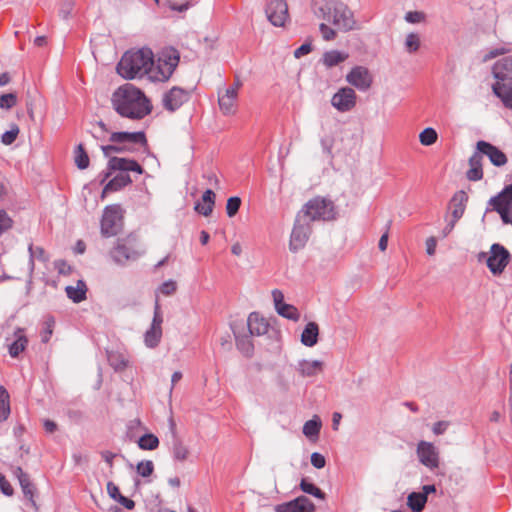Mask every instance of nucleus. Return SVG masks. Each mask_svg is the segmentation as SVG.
Segmentation results:
<instances>
[{
	"instance_id": "2eb2a0df",
	"label": "nucleus",
	"mask_w": 512,
	"mask_h": 512,
	"mask_svg": "<svg viewBox=\"0 0 512 512\" xmlns=\"http://www.w3.org/2000/svg\"><path fill=\"white\" fill-rule=\"evenodd\" d=\"M345 80L357 90L365 92L372 86L373 76L367 67L358 65L350 70Z\"/></svg>"
},
{
	"instance_id": "a211bd4d",
	"label": "nucleus",
	"mask_w": 512,
	"mask_h": 512,
	"mask_svg": "<svg viewBox=\"0 0 512 512\" xmlns=\"http://www.w3.org/2000/svg\"><path fill=\"white\" fill-rule=\"evenodd\" d=\"M357 95L351 87L340 88L331 99V105L339 112H348L356 105Z\"/></svg>"
},
{
	"instance_id": "e2e57ef3",
	"label": "nucleus",
	"mask_w": 512,
	"mask_h": 512,
	"mask_svg": "<svg viewBox=\"0 0 512 512\" xmlns=\"http://www.w3.org/2000/svg\"><path fill=\"white\" fill-rule=\"evenodd\" d=\"M55 267L58 269L60 274H70L71 267L63 260H58L55 262Z\"/></svg>"
},
{
	"instance_id": "58836bf2",
	"label": "nucleus",
	"mask_w": 512,
	"mask_h": 512,
	"mask_svg": "<svg viewBox=\"0 0 512 512\" xmlns=\"http://www.w3.org/2000/svg\"><path fill=\"white\" fill-rule=\"evenodd\" d=\"M138 446L142 450H155L159 446V439L154 434L148 433L139 438Z\"/></svg>"
},
{
	"instance_id": "338daca9",
	"label": "nucleus",
	"mask_w": 512,
	"mask_h": 512,
	"mask_svg": "<svg viewBox=\"0 0 512 512\" xmlns=\"http://www.w3.org/2000/svg\"><path fill=\"white\" fill-rule=\"evenodd\" d=\"M100 454L103 460L109 465L110 468H112L113 459L117 456V454L107 450L102 451Z\"/></svg>"
},
{
	"instance_id": "b1692460",
	"label": "nucleus",
	"mask_w": 512,
	"mask_h": 512,
	"mask_svg": "<svg viewBox=\"0 0 512 512\" xmlns=\"http://www.w3.org/2000/svg\"><path fill=\"white\" fill-rule=\"evenodd\" d=\"M468 202V195L465 191H457L451 198L449 208L451 210L452 220H460L465 212L466 204Z\"/></svg>"
},
{
	"instance_id": "0eeeda50",
	"label": "nucleus",
	"mask_w": 512,
	"mask_h": 512,
	"mask_svg": "<svg viewBox=\"0 0 512 512\" xmlns=\"http://www.w3.org/2000/svg\"><path fill=\"white\" fill-rule=\"evenodd\" d=\"M298 213L310 223L314 221H332L337 216L334 202L321 196H316L307 201Z\"/></svg>"
},
{
	"instance_id": "c9c22d12",
	"label": "nucleus",
	"mask_w": 512,
	"mask_h": 512,
	"mask_svg": "<svg viewBox=\"0 0 512 512\" xmlns=\"http://www.w3.org/2000/svg\"><path fill=\"white\" fill-rule=\"evenodd\" d=\"M9 414V394L3 386H0V422L5 421Z\"/></svg>"
},
{
	"instance_id": "a18cd8bd",
	"label": "nucleus",
	"mask_w": 512,
	"mask_h": 512,
	"mask_svg": "<svg viewBox=\"0 0 512 512\" xmlns=\"http://www.w3.org/2000/svg\"><path fill=\"white\" fill-rule=\"evenodd\" d=\"M136 470L142 477H149L154 471V464L151 460H144L137 464Z\"/></svg>"
},
{
	"instance_id": "a19ab883",
	"label": "nucleus",
	"mask_w": 512,
	"mask_h": 512,
	"mask_svg": "<svg viewBox=\"0 0 512 512\" xmlns=\"http://www.w3.org/2000/svg\"><path fill=\"white\" fill-rule=\"evenodd\" d=\"M297 512H314L316 507L314 503L306 496H299L293 500Z\"/></svg>"
},
{
	"instance_id": "79ce46f5",
	"label": "nucleus",
	"mask_w": 512,
	"mask_h": 512,
	"mask_svg": "<svg viewBox=\"0 0 512 512\" xmlns=\"http://www.w3.org/2000/svg\"><path fill=\"white\" fill-rule=\"evenodd\" d=\"M405 50L412 54L418 51L420 48V37L417 33L411 32L406 36L404 42Z\"/></svg>"
},
{
	"instance_id": "1a4fd4ad",
	"label": "nucleus",
	"mask_w": 512,
	"mask_h": 512,
	"mask_svg": "<svg viewBox=\"0 0 512 512\" xmlns=\"http://www.w3.org/2000/svg\"><path fill=\"white\" fill-rule=\"evenodd\" d=\"M477 258L479 262L486 261V265L493 276H499L509 264L511 254L503 245L494 243L488 253L480 252Z\"/></svg>"
},
{
	"instance_id": "864d4df0",
	"label": "nucleus",
	"mask_w": 512,
	"mask_h": 512,
	"mask_svg": "<svg viewBox=\"0 0 512 512\" xmlns=\"http://www.w3.org/2000/svg\"><path fill=\"white\" fill-rule=\"evenodd\" d=\"M74 7V0H63L59 10V15L63 19H68Z\"/></svg>"
},
{
	"instance_id": "bf43d9fd",
	"label": "nucleus",
	"mask_w": 512,
	"mask_h": 512,
	"mask_svg": "<svg viewBox=\"0 0 512 512\" xmlns=\"http://www.w3.org/2000/svg\"><path fill=\"white\" fill-rule=\"evenodd\" d=\"M311 50H312L311 44L304 43L294 51V57L299 59L302 56L309 54L311 52Z\"/></svg>"
},
{
	"instance_id": "ddd939ff",
	"label": "nucleus",
	"mask_w": 512,
	"mask_h": 512,
	"mask_svg": "<svg viewBox=\"0 0 512 512\" xmlns=\"http://www.w3.org/2000/svg\"><path fill=\"white\" fill-rule=\"evenodd\" d=\"M512 203V184L505 186V188L497 195L490 198L486 211H496L500 214L501 219L504 223H508L509 220V206Z\"/></svg>"
},
{
	"instance_id": "cd10ccee",
	"label": "nucleus",
	"mask_w": 512,
	"mask_h": 512,
	"mask_svg": "<svg viewBox=\"0 0 512 512\" xmlns=\"http://www.w3.org/2000/svg\"><path fill=\"white\" fill-rule=\"evenodd\" d=\"M296 369L302 377H312L322 371L323 362L319 360H301L298 362Z\"/></svg>"
},
{
	"instance_id": "39448f33",
	"label": "nucleus",
	"mask_w": 512,
	"mask_h": 512,
	"mask_svg": "<svg viewBox=\"0 0 512 512\" xmlns=\"http://www.w3.org/2000/svg\"><path fill=\"white\" fill-rule=\"evenodd\" d=\"M492 73L496 79L492 86L494 94L501 99L506 108L512 109V57L497 61Z\"/></svg>"
},
{
	"instance_id": "09e8293b",
	"label": "nucleus",
	"mask_w": 512,
	"mask_h": 512,
	"mask_svg": "<svg viewBox=\"0 0 512 512\" xmlns=\"http://www.w3.org/2000/svg\"><path fill=\"white\" fill-rule=\"evenodd\" d=\"M404 18L408 23L417 24L425 21L426 14L422 11H409Z\"/></svg>"
},
{
	"instance_id": "c03bdc74",
	"label": "nucleus",
	"mask_w": 512,
	"mask_h": 512,
	"mask_svg": "<svg viewBox=\"0 0 512 512\" xmlns=\"http://www.w3.org/2000/svg\"><path fill=\"white\" fill-rule=\"evenodd\" d=\"M241 206V199L237 196L230 197L226 203V213L231 218L234 217Z\"/></svg>"
},
{
	"instance_id": "c756f323",
	"label": "nucleus",
	"mask_w": 512,
	"mask_h": 512,
	"mask_svg": "<svg viewBox=\"0 0 512 512\" xmlns=\"http://www.w3.org/2000/svg\"><path fill=\"white\" fill-rule=\"evenodd\" d=\"M349 57V54L343 51L339 50H330L323 54L322 61L323 64L328 67H334L345 60H347Z\"/></svg>"
},
{
	"instance_id": "393cba45",
	"label": "nucleus",
	"mask_w": 512,
	"mask_h": 512,
	"mask_svg": "<svg viewBox=\"0 0 512 512\" xmlns=\"http://www.w3.org/2000/svg\"><path fill=\"white\" fill-rule=\"evenodd\" d=\"M238 95L232 89H226L224 94H219L218 104L224 115H233L236 112Z\"/></svg>"
},
{
	"instance_id": "0e129e2a",
	"label": "nucleus",
	"mask_w": 512,
	"mask_h": 512,
	"mask_svg": "<svg viewBox=\"0 0 512 512\" xmlns=\"http://www.w3.org/2000/svg\"><path fill=\"white\" fill-rule=\"evenodd\" d=\"M436 245H437V241L434 237H429L426 240V252L428 255L432 256L435 254Z\"/></svg>"
},
{
	"instance_id": "dca6fc26",
	"label": "nucleus",
	"mask_w": 512,
	"mask_h": 512,
	"mask_svg": "<svg viewBox=\"0 0 512 512\" xmlns=\"http://www.w3.org/2000/svg\"><path fill=\"white\" fill-rule=\"evenodd\" d=\"M416 454L419 462L430 470L439 467V451L432 442L424 440L419 441Z\"/></svg>"
},
{
	"instance_id": "e433bc0d",
	"label": "nucleus",
	"mask_w": 512,
	"mask_h": 512,
	"mask_svg": "<svg viewBox=\"0 0 512 512\" xmlns=\"http://www.w3.org/2000/svg\"><path fill=\"white\" fill-rule=\"evenodd\" d=\"M321 429V421L317 416L305 422L303 426V434L306 437L312 438L318 436Z\"/></svg>"
},
{
	"instance_id": "f8f14e48",
	"label": "nucleus",
	"mask_w": 512,
	"mask_h": 512,
	"mask_svg": "<svg viewBox=\"0 0 512 512\" xmlns=\"http://www.w3.org/2000/svg\"><path fill=\"white\" fill-rule=\"evenodd\" d=\"M312 232L311 223L297 213L294 226L290 235L289 249L291 252H297L303 249L309 240Z\"/></svg>"
},
{
	"instance_id": "6ab92c4d",
	"label": "nucleus",
	"mask_w": 512,
	"mask_h": 512,
	"mask_svg": "<svg viewBox=\"0 0 512 512\" xmlns=\"http://www.w3.org/2000/svg\"><path fill=\"white\" fill-rule=\"evenodd\" d=\"M476 149L482 157L483 155L487 156L494 166L502 167L508 161L504 152H502L498 147L484 140L477 142Z\"/></svg>"
},
{
	"instance_id": "13d9d810",
	"label": "nucleus",
	"mask_w": 512,
	"mask_h": 512,
	"mask_svg": "<svg viewBox=\"0 0 512 512\" xmlns=\"http://www.w3.org/2000/svg\"><path fill=\"white\" fill-rule=\"evenodd\" d=\"M107 493L115 501H117L122 495L119 488L112 481L107 483Z\"/></svg>"
},
{
	"instance_id": "2f4dec72",
	"label": "nucleus",
	"mask_w": 512,
	"mask_h": 512,
	"mask_svg": "<svg viewBox=\"0 0 512 512\" xmlns=\"http://www.w3.org/2000/svg\"><path fill=\"white\" fill-rule=\"evenodd\" d=\"M427 502V497L420 492H412L407 497V505L413 512H421Z\"/></svg>"
},
{
	"instance_id": "6e6d98bb",
	"label": "nucleus",
	"mask_w": 512,
	"mask_h": 512,
	"mask_svg": "<svg viewBox=\"0 0 512 512\" xmlns=\"http://www.w3.org/2000/svg\"><path fill=\"white\" fill-rule=\"evenodd\" d=\"M311 464L315 468L321 469L326 464L325 457L322 454L318 453V452H314V453L311 454Z\"/></svg>"
},
{
	"instance_id": "9b49d317",
	"label": "nucleus",
	"mask_w": 512,
	"mask_h": 512,
	"mask_svg": "<svg viewBox=\"0 0 512 512\" xmlns=\"http://www.w3.org/2000/svg\"><path fill=\"white\" fill-rule=\"evenodd\" d=\"M124 210L119 204L108 205L104 208L101 219V234L111 237L118 234L123 225Z\"/></svg>"
},
{
	"instance_id": "72a5a7b5",
	"label": "nucleus",
	"mask_w": 512,
	"mask_h": 512,
	"mask_svg": "<svg viewBox=\"0 0 512 512\" xmlns=\"http://www.w3.org/2000/svg\"><path fill=\"white\" fill-rule=\"evenodd\" d=\"M236 339L237 348L246 356H250L253 352V344L248 335H240L236 328L233 329Z\"/></svg>"
},
{
	"instance_id": "774afa93",
	"label": "nucleus",
	"mask_w": 512,
	"mask_h": 512,
	"mask_svg": "<svg viewBox=\"0 0 512 512\" xmlns=\"http://www.w3.org/2000/svg\"><path fill=\"white\" fill-rule=\"evenodd\" d=\"M0 489L3 494L7 496H11L13 494V488L10 483L5 479V477L0 482Z\"/></svg>"
},
{
	"instance_id": "69168bd1",
	"label": "nucleus",
	"mask_w": 512,
	"mask_h": 512,
	"mask_svg": "<svg viewBox=\"0 0 512 512\" xmlns=\"http://www.w3.org/2000/svg\"><path fill=\"white\" fill-rule=\"evenodd\" d=\"M202 201L206 204H215V193L211 189H207L202 195Z\"/></svg>"
},
{
	"instance_id": "603ef678",
	"label": "nucleus",
	"mask_w": 512,
	"mask_h": 512,
	"mask_svg": "<svg viewBox=\"0 0 512 512\" xmlns=\"http://www.w3.org/2000/svg\"><path fill=\"white\" fill-rule=\"evenodd\" d=\"M450 425H451L450 421L441 420V421L434 423L432 425L431 430H432L433 434L436 436L443 435L448 430Z\"/></svg>"
},
{
	"instance_id": "5701e85b",
	"label": "nucleus",
	"mask_w": 512,
	"mask_h": 512,
	"mask_svg": "<svg viewBox=\"0 0 512 512\" xmlns=\"http://www.w3.org/2000/svg\"><path fill=\"white\" fill-rule=\"evenodd\" d=\"M249 336H262L268 333L270 324L257 312H252L247 319Z\"/></svg>"
},
{
	"instance_id": "052dcab7",
	"label": "nucleus",
	"mask_w": 512,
	"mask_h": 512,
	"mask_svg": "<svg viewBox=\"0 0 512 512\" xmlns=\"http://www.w3.org/2000/svg\"><path fill=\"white\" fill-rule=\"evenodd\" d=\"M213 207L214 205L206 204L203 202V204L197 203L195 205V210L204 216H209L213 211Z\"/></svg>"
},
{
	"instance_id": "4be33fe9",
	"label": "nucleus",
	"mask_w": 512,
	"mask_h": 512,
	"mask_svg": "<svg viewBox=\"0 0 512 512\" xmlns=\"http://www.w3.org/2000/svg\"><path fill=\"white\" fill-rule=\"evenodd\" d=\"M171 444L170 450L175 461L184 462L190 455L189 448L183 443L182 439L178 436L174 422L171 420Z\"/></svg>"
},
{
	"instance_id": "4468645a",
	"label": "nucleus",
	"mask_w": 512,
	"mask_h": 512,
	"mask_svg": "<svg viewBox=\"0 0 512 512\" xmlns=\"http://www.w3.org/2000/svg\"><path fill=\"white\" fill-rule=\"evenodd\" d=\"M163 316L158 298L155 300L154 314L151 323V327L146 331L144 335L145 345L149 348H155L162 337V325Z\"/></svg>"
},
{
	"instance_id": "4c0bfd02",
	"label": "nucleus",
	"mask_w": 512,
	"mask_h": 512,
	"mask_svg": "<svg viewBox=\"0 0 512 512\" xmlns=\"http://www.w3.org/2000/svg\"><path fill=\"white\" fill-rule=\"evenodd\" d=\"M108 361H109L110 366L115 371H123L128 365L127 359L122 354H120L118 352L109 353Z\"/></svg>"
},
{
	"instance_id": "9d476101",
	"label": "nucleus",
	"mask_w": 512,
	"mask_h": 512,
	"mask_svg": "<svg viewBox=\"0 0 512 512\" xmlns=\"http://www.w3.org/2000/svg\"><path fill=\"white\" fill-rule=\"evenodd\" d=\"M137 242V237L133 234L128 235L126 238L118 239L116 246L111 251V257L114 262L124 265L130 260L138 259L144 251L138 248Z\"/></svg>"
},
{
	"instance_id": "ea45409f",
	"label": "nucleus",
	"mask_w": 512,
	"mask_h": 512,
	"mask_svg": "<svg viewBox=\"0 0 512 512\" xmlns=\"http://www.w3.org/2000/svg\"><path fill=\"white\" fill-rule=\"evenodd\" d=\"M300 489L304 493L310 494L318 499H325V493L314 484L308 482L305 478L300 482Z\"/></svg>"
},
{
	"instance_id": "3c124183",
	"label": "nucleus",
	"mask_w": 512,
	"mask_h": 512,
	"mask_svg": "<svg viewBox=\"0 0 512 512\" xmlns=\"http://www.w3.org/2000/svg\"><path fill=\"white\" fill-rule=\"evenodd\" d=\"M159 292L162 293L165 296H170L174 294L177 290V284L173 280L165 281L160 285L158 288Z\"/></svg>"
},
{
	"instance_id": "f3484780",
	"label": "nucleus",
	"mask_w": 512,
	"mask_h": 512,
	"mask_svg": "<svg viewBox=\"0 0 512 512\" xmlns=\"http://www.w3.org/2000/svg\"><path fill=\"white\" fill-rule=\"evenodd\" d=\"M265 14L269 22L276 27L284 26L288 19V6L285 0H268Z\"/></svg>"
},
{
	"instance_id": "423d86ee",
	"label": "nucleus",
	"mask_w": 512,
	"mask_h": 512,
	"mask_svg": "<svg viewBox=\"0 0 512 512\" xmlns=\"http://www.w3.org/2000/svg\"><path fill=\"white\" fill-rule=\"evenodd\" d=\"M180 61L179 51L173 47H165L157 53L156 60L150 68L152 81H167L177 68Z\"/></svg>"
},
{
	"instance_id": "680f3d73",
	"label": "nucleus",
	"mask_w": 512,
	"mask_h": 512,
	"mask_svg": "<svg viewBox=\"0 0 512 512\" xmlns=\"http://www.w3.org/2000/svg\"><path fill=\"white\" fill-rule=\"evenodd\" d=\"M333 143H334V140L332 138H323V139H321V146L323 148V151L328 156H332Z\"/></svg>"
},
{
	"instance_id": "f03ea898",
	"label": "nucleus",
	"mask_w": 512,
	"mask_h": 512,
	"mask_svg": "<svg viewBox=\"0 0 512 512\" xmlns=\"http://www.w3.org/2000/svg\"><path fill=\"white\" fill-rule=\"evenodd\" d=\"M314 14L338 30L348 32L357 28L353 12L340 0H314Z\"/></svg>"
},
{
	"instance_id": "f704fd0d",
	"label": "nucleus",
	"mask_w": 512,
	"mask_h": 512,
	"mask_svg": "<svg viewBox=\"0 0 512 512\" xmlns=\"http://www.w3.org/2000/svg\"><path fill=\"white\" fill-rule=\"evenodd\" d=\"M74 161L77 168L80 170L89 167L90 159L82 143H80L74 151Z\"/></svg>"
},
{
	"instance_id": "a878e982",
	"label": "nucleus",
	"mask_w": 512,
	"mask_h": 512,
	"mask_svg": "<svg viewBox=\"0 0 512 512\" xmlns=\"http://www.w3.org/2000/svg\"><path fill=\"white\" fill-rule=\"evenodd\" d=\"M15 340L8 345V351L11 357L16 358L23 352L27 345L28 339L24 334V329L17 328L14 332Z\"/></svg>"
},
{
	"instance_id": "20e7f679",
	"label": "nucleus",
	"mask_w": 512,
	"mask_h": 512,
	"mask_svg": "<svg viewBox=\"0 0 512 512\" xmlns=\"http://www.w3.org/2000/svg\"><path fill=\"white\" fill-rule=\"evenodd\" d=\"M153 64V52L149 48L129 50L123 54L117 64V73L124 79L141 78L148 75Z\"/></svg>"
},
{
	"instance_id": "7c9ffc66",
	"label": "nucleus",
	"mask_w": 512,
	"mask_h": 512,
	"mask_svg": "<svg viewBox=\"0 0 512 512\" xmlns=\"http://www.w3.org/2000/svg\"><path fill=\"white\" fill-rule=\"evenodd\" d=\"M65 291L68 298L71 299L74 303H80L86 299L87 288L82 280H79L76 286H67Z\"/></svg>"
},
{
	"instance_id": "7ed1b4c3",
	"label": "nucleus",
	"mask_w": 512,
	"mask_h": 512,
	"mask_svg": "<svg viewBox=\"0 0 512 512\" xmlns=\"http://www.w3.org/2000/svg\"><path fill=\"white\" fill-rule=\"evenodd\" d=\"M114 171H119L108 183L104 186L101 197L104 198L107 193L116 192L132 183V179L128 172H136L142 174L144 172L142 166L133 159L110 157L107 165V171H103L100 181L103 184Z\"/></svg>"
},
{
	"instance_id": "473e14b6",
	"label": "nucleus",
	"mask_w": 512,
	"mask_h": 512,
	"mask_svg": "<svg viewBox=\"0 0 512 512\" xmlns=\"http://www.w3.org/2000/svg\"><path fill=\"white\" fill-rule=\"evenodd\" d=\"M19 483L24 496L28 499L31 506L37 510V505L34 500L35 487L31 483L29 475H22V478L19 479Z\"/></svg>"
},
{
	"instance_id": "6e6552de",
	"label": "nucleus",
	"mask_w": 512,
	"mask_h": 512,
	"mask_svg": "<svg viewBox=\"0 0 512 512\" xmlns=\"http://www.w3.org/2000/svg\"><path fill=\"white\" fill-rule=\"evenodd\" d=\"M109 141L111 145H101V150L105 157H110L112 153H123L133 151L131 145H147L145 133L138 132H113L110 134Z\"/></svg>"
},
{
	"instance_id": "5fc2aeb1",
	"label": "nucleus",
	"mask_w": 512,
	"mask_h": 512,
	"mask_svg": "<svg viewBox=\"0 0 512 512\" xmlns=\"http://www.w3.org/2000/svg\"><path fill=\"white\" fill-rule=\"evenodd\" d=\"M319 29H320V32H321L324 40L331 41V40L335 39V37H336L335 30L332 29L331 27H329L327 24L321 23L319 26Z\"/></svg>"
},
{
	"instance_id": "8fccbe9b",
	"label": "nucleus",
	"mask_w": 512,
	"mask_h": 512,
	"mask_svg": "<svg viewBox=\"0 0 512 512\" xmlns=\"http://www.w3.org/2000/svg\"><path fill=\"white\" fill-rule=\"evenodd\" d=\"M17 103V96L14 93L3 94L0 97V107L10 109Z\"/></svg>"
},
{
	"instance_id": "aec40b11",
	"label": "nucleus",
	"mask_w": 512,
	"mask_h": 512,
	"mask_svg": "<svg viewBox=\"0 0 512 512\" xmlns=\"http://www.w3.org/2000/svg\"><path fill=\"white\" fill-rule=\"evenodd\" d=\"M189 99V93L180 87H173L163 96L162 103L166 110L174 112Z\"/></svg>"
},
{
	"instance_id": "412c9836",
	"label": "nucleus",
	"mask_w": 512,
	"mask_h": 512,
	"mask_svg": "<svg viewBox=\"0 0 512 512\" xmlns=\"http://www.w3.org/2000/svg\"><path fill=\"white\" fill-rule=\"evenodd\" d=\"M272 296L275 309L280 316L295 322L299 320L300 313L298 309L295 306L284 302V295L280 290H273Z\"/></svg>"
},
{
	"instance_id": "de8ad7c7",
	"label": "nucleus",
	"mask_w": 512,
	"mask_h": 512,
	"mask_svg": "<svg viewBox=\"0 0 512 512\" xmlns=\"http://www.w3.org/2000/svg\"><path fill=\"white\" fill-rule=\"evenodd\" d=\"M19 134V127L16 124L11 125L10 130L3 133L1 141L5 145L12 144Z\"/></svg>"
},
{
	"instance_id": "bb28decb",
	"label": "nucleus",
	"mask_w": 512,
	"mask_h": 512,
	"mask_svg": "<svg viewBox=\"0 0 512 512\" xmlns=\"http://www.w3.org/2000/svg\"><path fill=\"white\" fill-rule=\"evenodd\" d=\"M482 160L483 157L479 154L478 151L474 152L473 155L469 158L470 168L466 173L468 180L479 181L483 178Z\"/></svg>"
},
{
	"instance_id": "f257e3e1",
	"label": "nucleus",
	"mask_w": 512,
	"mask_h": 512,
	"mask_svg": "<svg viewBox=\"0 0 512 512\" xmlns=\"http://www.w3.org/2000/svg\"><path fill=\"white\" fill-rule=\"evenodd\" d=\"M115 111L122 117L139 120L151 113L152 105L145 94L133 84L117 88L111 97Z\"/></svg>"
},
{
	"instance_id": "c85d7f7f",
	"label": "nucleus",
	"mask_w": 512,
	"mask_h": 512,
	"mask_svg": "<svg viewBox=\"0 0 512 512\" xmlns=\"http://www.w3.org/2000/svg\"><path fill=\"white\" fill-rule=\"evenodd\" d=\"M319 335V327L315 322H309L302 334H301V342L303 345L307 347H313L318 342Z\"/></svg>"
},
{
	"instance_id": "37998d69",
	"label": "nucleus",
	"mask_w": 512,
	"mask_h": 512,
	"mask_svg": "<svg viewBox=\"0 0 512 512\" xmlns=\"http://www.w3.org/2000/svg\"><path fill=\"white\" fill-rule=\"evenodd\" d=\"M437 132L431 128H425L419 135V140L422 145L430 146L437 141Z\"/></svg>"
},
{
	"instance_id": "4d7b16f0",
	"label": "nucleus",
	"mask_w": 512,
	"mask_h": 512,
	"mask_svg": "<svg viewBox=\"0 0 512 512\" xmlns=\"http://www.w3.org/2000/svg\"><path fill=\"white\" fill-rule=\"evenodd\" d=\"M275 512H297L293 500L275 506Z\"/></svg>"
},
{
	"instance_id": "49530a36",
	"label": "nucleus",
	"mask_w": 512,
	"mask_h": 512,
	"mask_svg": "<svg viewBox=\"0 0 512 512\" xmlns=\"http://www.w3.org/2000/svg\"><path fill=\"white\" fill-rule=\"evenodd\" d=\"M13 226V220L8 213L0 209V236L10 230Z\"/></svg>"
}]
</instances>
